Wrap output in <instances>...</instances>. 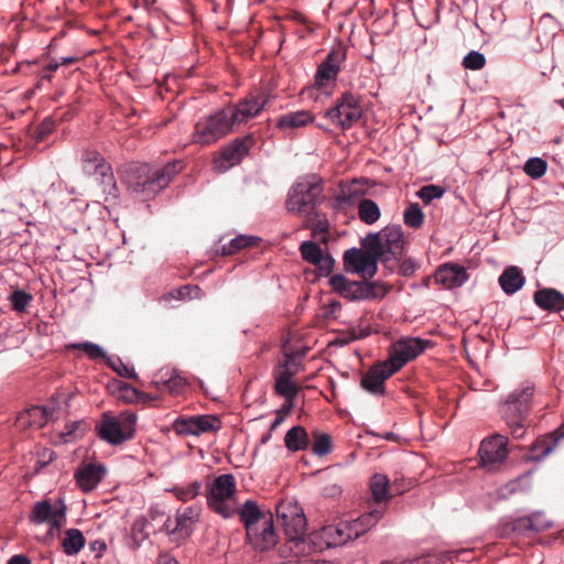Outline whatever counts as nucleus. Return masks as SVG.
I'll return each instance as SVG.
<instances>
[{"label": "nucleus", "mask_w": 564, "mask_h": 564, "mask_svg": "<svg viewBox=\"0 0 564 564\" xmlns=\"http://www.w3.org/2000/svg\"><path fill=\"white\" fill-rule=\"evenodd\" d=\"M181 170V161L170 162L162 167L148 163H130L123 167L121 178L134 198L150 200L165 188Z\"/></svg>", "instance_id": "obj_1"}, {"label": "nucleus", "mask_w": 564, "mask_h": 564, "mask_svg": "<svg viewBox=\"0 0 564 564\" xmlns=\"http://www.w3.org/2000/svg\"><path fill=\"white\" fill-rule=\"evenodd\" d=\"M535 384L523 382L513 389L507 398L499 403V413L509 426L513 437L521 438L529 425L528 415L533 404Z\"/></svg>", "instance_id": "obj_2"}, {"label": "nucleus", "mask_w": 564, "mask_h": 564, "mask_svg": "<svg viewBox=\"0 0 564 564\" xmlns=\"http://www.w3.org/2000/svg\"><path fill=\"white\" fill-rule=\"evenodd\" d=\"M276 516L288 539L286 545L294 556L311 553V543L306 535L307 521L303 509L296 501L282 500L276 506Z\"/></svg>", "instance_id": "obj_3"}, {"label": "nucleus", "mask_w": 564, "mask_h": 564, "mask_svg": "<svg viewBox=\"0 0 564 564\" xmlns=\"http://www.w3.org/2000/svg\"><path fill=\"white\" fill-rule=\"evenodd\" d=\"M323 180L317 174L299 177L290 187L285 209L294 216H307L317 210L323 200Z\"/></svg>", "instance_id": "obj_4"}, {"label": "nucleus", "mask_w": 564, "mask_h": 564, "mask_svg": "<svg viewBox=\"0 0 564 564\" xmlns=\"http://www.w3.org/2000/svg\"><path fill=\"white\" fill-rule=\"evenodd\" d=\"M235 123L227 108L219 109L202 117L195 123L193 142L202 147L210 145L232 131Z\"/></svg>", "instance_id": "obj_5"}, {"label": "nucleus", "mask_w": 564, "mask_h": 564, "mask_svg": "<svg viewBox=\"0 0 564 564\" xmlns=\"http://www.w3.org/2000/svg\"><path fill=\"white\" fill-rule=\"evenodd\" d=\"M135 422L134 413L122 414L118 417L104 415L98 427V435L111 445H120L133 437Z\"/></svg>", "instance_id": "obj_6"}, {"label": "nucleus", "mask_w": 564, "mask_h": 564, "mask_svg": "<svg viewBox=\"0 0 564 564\" xmlns=\"http://www.w3.org/2000/svg\"><path fill=\"white\" fill-rule=\"evenodd\" d=\"M236 491V480L232 475L224 474L216 477L207 495V505L224 518H230L235 508L229 501Z\"/></svg>", "instance_id": "obj_7"}, {"label": "nucleus", "mask_w": 564, "mask_h": 564, "mask_svg": "<svg viewBox=\"0 0 564 564\" xmlns=\"http://www.w3.org/2000/svg\"><path fill=\"white\" fill-rule=\"evenodd\" d=\"M325 116L335 126L347 130L362 116L360 99L351 93H345L337 98L334 107L329 108Z\"/></svg>", "instance_id": "obj_8"}, {"label": "nucleus", "mask_w": 564, "mask_h": 564, "mask_svg": "<svg viewBox=\"0 0 564 564\" xmlns=\"http://www.w3.org/2000/svg\"><path fill=\"white\" fill-rule=\"evenodd\" d=\"M346 521L325 525L308 534L311 552H323L330 547L343 546L351 541Z\"/></svg>", "instance_id": "obj_9"}, {"label": "nucleus", "mask_w": 564, "mask_h": 564, "mask_svg": "<svg viewBox=\"0 0 564 564\" xmlns=\"http://www.w3.org/2000/svg\"><path fill=\"white\" fill-rule=\"evenodd\" d=\"M427 345L429 340L417 337L401 338L392 345L386 361L398 372L406 362L420 356Z\"/></svg>", "instance_id": "obj_10"}, {"label": "nucleus", "mask_w": 564, "mask_h": 564, "mask_svg": "<svg viewBox=\"0 0 564 564\" xmlns=\"http://www.w3.org/2000/svg\"><path fill=\"white\" fill-rule=\"evenodd\" d=\"M346 57L347 50L345 45L339 43L333 46L317 67L314 76V85L322 88L327 86L329 83H334L337 79Z\"/></svg>", "instance_id": "obj_11"}, {"label": "nucleus", "mask_w": 564, "mask_h": 564, "mask_svg": "<svg viewBox=\"0 0 564 564\" xmlns=\"http://www.w3.org/2000/svg\"><path fill=\"white\" fill-rule=\"evenodd\" d=\"M251 143V135L232 140L223 149L219 158L215 161L216 169L219 172H226L241 163V161L249 154Z\"/></svg>", "instance_id": "obj_12"}, {"label": "nucleus", "mask_w": 564, "mask_h": 564, "mask_svg": "<svg viewBox=\"0 0 564 564\" xmlns=\"http://www.w3.org/2000/svg\"><path fill=\"white\" fill-rule=\"evenodd\" d=\"M343 262L347 272L365 278H373L378 271V262L375 258L355 247L345 251Z\"/></svg>", "instance_id": "obj_13"}, {"label": "nucleus", "mask_w": 564, "mask_h": 564, "mask_svg": "<svg viewBox=\"0 0 564 564\" xmlns=\"http://www.w3.org/2000/svg\"><path fill=\"white\" fill-rule=\"evenodd\" d=\"M247 532V540L257 552H267L278 544V534L273 525L271 513L262 523L256 528H250Z\"/></svg>", "instance_id": "obj_14"}, {"label": "nucleus", "mask_w": 564, "mask_h": 564, "mask_svg": "<svg viewBox=\"0 0 564 564\" xmlns=\"http://www.w3.org/2000/svg\"><path fill=\"white\" fill-rule=\"evenodd\" d=\"M107 475V467L96 460H83L75 471L74 478L83 492H90L97 488Z\"/></svg>", "instance_id": "obj_15"}, {"label": "nucleus", "mask_w": 564, "mask_h": 564, "mask_svg": "<svg viewBox=\"0 0 564 564\" xmlns=\"http://www.w3.org/2000/svg\"><path fill=\"white\" fill-rule=\"evenodd\" d=\"M268 99L263 95H250L232 107H226L234 123L241 124L257 117L265 107Z\"/></svg>", "instance_id": "obj_16"}, {"label": "nucleus", "mask_w": 564, "mask_h": 564, "mask_svg": "<svg viewBox=\"0 0 564 564\" xmlns=\"http://www.w3.org/2000/svg\"><path fill=\"white\" fill-rule=\"evenodd\" d=\"M388 289L380 281H351L343 297L350 302L382 299L387 295Z\"/></svg>", "instance_id": "obj_17"}, {"label": "nucleus", "mask_w": 564, "mask_h": 564, "mask_svg": "<svg viewBox=\"0 0 564 564\" xmlns=\"http://www.w3.org/2000/svg\"><path fill=\"white\" fill-rule=\"evenodd\" d=\"M395 371L384 360L375 364L361 378L360 386L372 395H383L386 392L384 381L393 376Z\"/></svg>", "instance_id": "obj_18"}, {"label": "nucleus", "mask_w": 564, "mask_h": 564, "mask_svg": "<svg viewBox=\"0 0 564 564\" xmlns=\"http://www.w3.org/2000/svg\"><path fill=\"white\" fill-rule=\"evenodd\" d=\"M54 415V406L51 405H34L21 411L15 419V427L20 431L26 429L40 430L50 419Z\"/></svg>", "instance_id": "obj_19"}, {"label": "nucleus", "mask_w": 564, "mask_h": 564, "mask_svg": "<svg viewBox=\"0 0 564 564\" xmlns=\"http://www.w3.org/2000/svg\"><path fill=\"white\" fill-rule=\"evenodd\" d=\"M220 421L215 415H198L175 421L178 434L199 435L219 429Z\"/></svg>", "instance_id": "obj_20"}, {"label": "nucleus", "mask_w": 564, "mask_h": 564, "mask_svg": "<svg viewBox=\"0 0 564 564\" xmlns=\"http://www.w3.org/2000/svg\"><path fill=\"white\" fill-rule=\"evenodd\" d=\"M199 509L196 507H187L184 510H177L175 518L169 517L164 524L163 530L170 534H178L181 536L188 535L191 527L198 520Z\"/></svg>", "instance_id": "obj_21"}, {"label": "nucleus", "mask_w": 564, "mask_h": 564, "mask_svg": "<svg viewBox=\"0 0 564 564\" xmlns=\"http://www.w3.org/2000/svg\"><path fill=\"white\" fill-rule=\"evenodd\" d=\"M64 518L65 511L63 509H55L47 500L36 502L30 513L31 522L35 524L47 523L51 531L58 530Z\"/></svg>", "instance_id": "obj_22"}, {"label": "nucleus", "mask_w": 564, "mask_h": 564, "mask_svg": "<svg viewBox=\"0 0 564 564\" xmlns=\"http://www.w3.org/2000/svg\"><path fill=\"white\" fill-rule=\"evenodd\" d=\"M380 235H382V246L386 252V258H390V261H399L404 249L402 227L400 225L386 226L380 231Z\"/></svg>", "instance_id": "obj_23"}, {"label": "nucleus", "mask_w": 564, "mask_h": 564, "mask_svg": "<svg viewBox=\"0 0 564 564\" xmlns=\"http://www.w3.org/2000/svg\"><path fill=\"white\" fill-rule=\"evenodd\" d=\"M434 278L435 282L444 288L455 289L462 286L468 280V273L463 265L448 262L435 271Z\"/></svg>", "instance_id": "obj_24"}, {"label": "nucleus", "mask_w": 564, "mask_h": 564, "mask_svg": "<svg viewBox=\"0 0 564 564\" xmlns=\"http://www.w3.org/2000/svg\"><path fill=\"white\" fill-rule=\"evenodd\" d=\"M384 511V508H375L354 520H345L348 529H350L349 535L351 541L371 530L382 519Z\"/></svg>", "instance_id": "obj_25"}, {"label": "nucleus", "mask_w": 564, "mask_h": 564, "mask_svg": "<svg viewBox=\"0 0 564 564\" xmlns=\"http://www.w3.org/2000/svg\"><path fill=\"white\" fill-rule=\"evenodd\" d=\"M509 454V440L499 433L484 438L478 449V458H508Z\"/></svg>", "instance_id": "obj_26"}, {"label": "nucleus", "mask_w": 564, "mask_h": 564, "mask_svg": "<svg viewBox=\"0 0 564 564\" xmlns=\"http://www.w3.org/2000/svg\"><path fill=\"white\" fill-rule=\"evenodd\" d=\"M533 303L542 311L561 313L564 311V294L553 288H542L533 293Z\"/></svg>", "instance_id": "obj_27"}, {"label": "nucleus", "mask_w": 564, "mask_h": 564, "mask_svg": "<svg viewBox=\"0 0 564 564\" xmlns=\"http://www.w3.org/2000/svg\"><path fill=\"white\" fill-rule=\"evenodd\" d=\"M152 384L159 390L169 391L170 393H180L187 384L176 369L161 368L153 377Z\"/></svg>", "instance_id": "obj_28"}, {"label": "nucleus", "mask_w": 564, "mask_h": 564, "mask_svg": "<svg viewBox=\"0 0 564 564\" xmlns=\"http://www.w3.org/2000/svg\"><path fill=\"white\" fill-rule=\"evenodd\" d=\"M314 115L308 110L290 111L276 119V128L281 131L295 130L314 121Z\"/></svg>", "instance_id": "obj_29"}, {"label": "nucleus", "mask_w": 564, "mask_h": 564, "mask_svg": "<svg viewBox=\"0 0 564 564\" xmlns=\"http://www.w3.org/2000/svg\"><path fill=\"white\" fill-rule=\"evenodd\" d=\"M82 167L85 174L96 175L97 177L102 173L109 171L111 164L94 149H87L82 154Z\"/></svg>", "instance_id": "obj_30"}, {"label": "nucleus", "mask_w": 564, "mask_h": 564, "mask_svg": "<svg viewBox=\"0 0 564 564\" xmlns=\"http://www.w3.org/2000/svg\"><path fill=\"white\" fill-rule=\"evenodd\" d=\"M525 278L518 267L511 265L503 270L499 276V284L502 291L512 295L524 285Z\"/></svg>", "instance_id": "obj_31"}, {"label": "nucleus", "mask_w": 564, "mask_h": 564, "mask_svg": "<svg viewBox=\"0 0 564 564\" xmlns=\"http://www.w3.org/2000/svg\"><path fill=\"white\" fill-rule=\"evenodd\" d=\"M98 184L101 187V192L105 196V202L109 204L110 206H117L120 200V191L118 188L112 166L109 169V171L102 172L97 177Z\"/></svg>", "instance_id": "obj_32"}, {"label": "nucleus", "mask_w": 564, "mask_h": 564, "mask_svg": "<svg viewBox=\"0 0 564 564\" xmlns=\"http://www.w3.org/2000/svg\"><path fill=\"white\" fill-rule=\"evenodd\" d=\"M284 444L293 453L307 449L311 445V434L301 425L293 426L285 433Z\"/></svg>", "instance_id": "obj_33"}, {"label": "nucleus", "mask_w": 564, "mask_h": 564, "mask_svg": "<svg viewBox=\"0 0 564 564\" xmlns=\"http://www.w3.org/2000/svg\"><path fill=\"white\" fill-rule=\"evenodd\" d=\"M239 516L246 531H248L250 528H256L258 524L262 523L269 513H263L256 501L247 500L241 506Z\"/></svg>", "instance_id": "obj_34"}, {"label": "nucleus", "mask_w": 564, "mask_h": 564, "mask_svg": "<svg viewBox=\"0 0 564 564\" xmlns=\"http://www.w3.org/2000/svg\"><path fill=\"white\" fill-rule=\"evenodd\" d=\"M564 438V425L560 426L552 435L546 438L538 440L532 447L533 455H527L524 458H543L550 455L553 448Z\"/></svg>", "instance_id": "obj_35"}, {"label": "nucleus", "mask_w": 564, "mask_h": 564, "mask_svg": "<svg viewBox=\"0 0 564 564\" xmlns=\"http://www.w3.org/2000/svg\"><path fill=\"white\" fill-rule=\"evenodd\" d=\"M361 247L365 252L372 256L377 262L381 261L384 265H389L390 258H386V252L382 246V235L379 232L368 234L361 239Z\"/></svg>", "instance_id": "obj_36"}, {"label": "nucleus", "mask_w": 564, "mask_h": 564, "mask_svg": "<svg viewBox=\"0 0 564 564\" xmlns=\"http://www.w3.org/2000/svg\"><path fill=\"white\" fill-rule=\"evenodd\" d=\"M364 191L358 186L357 180L350 184L340 185L339 193L336 195L335 200L339 207L354 205L362 195Z\"/></svg>", "instance_id": "obj_37"}, {"label": "nucleus", "mask_w": 564, "mask_h": 564, "mask_svg": "<svg viewBox=\"0 0 564 564\" xmlns=\"http://www.w3.org/2000/svg\"><path fill=\"white\" fill-rule=\"evenodd\" d=\"M530 473L523 474L500 487L497 490V497L499 499H508L510 496L517 492H523L530 489Z\"/></svg>", "instance_id": "obj_38"}, {"label": "nucleus", "mask_w": 564, "mask_h": 564, "mask_svg": "<svg viewBox=\"0 0 564 564\" xmlns=\"http://www.w3.org/2000/svg\"><path fill=\"white\" fill-rule=\"evenodd\" d=\"M86 540L83 532L78 529H68L62 542L63 551L66 555L78 554L85 546Z\"/></svg>", "instance_id": "obj_39"}, {"label": "nucleus", "mask_w": 564, "mask_h": 564, "mask_svg": "<svg viewBox=\"0 0 564 564\" xmlns=\"http://www.w3.org/2000/svg\"><path fill=\"white\" fill-rule=\"evenodd\" d=\"M310 446L314 455L322 457L332 453L333 441L329 434L319 430H313Z\"/></svg>", "instance_id": "obj_40"}, {"label": "nucleus", "mask_w": 564, "mask_h": 564, "mask_svg": "<svg viewBox=\"0 0 564 564\" xmlns=\"http://www.w3.org/2000/svg\"><path fill=\"white\" fill-rule=\"evenodd\" d=\"M389 484L390 480L386 475L375 474L370 480V490L372 495V499L376 502L388 501L390 499L389 495Z\"/></svg>", "instance_id": "obj_41"}, {"label": "nucleus", "mask_w": 564, "mask_h": 564, "mask_svg": "<svg viewBox=\"0 0 564 564\" xmlns=\"http://www.w3.org/2000/svg\"><path fill=\"white\" fill-rule=\"evenodd\" d=\"M380 215V207L375 200L370 198H362L359 202L358 216L362 223L367 225H372L379 220Z\"/></svg>", "instance_id": "obj_42"}, {"label": "nucleus", "mask_w": 564, "mask_h": 564, "mask_svg": "<svg viewBox=\"0 0 564 564\" xmlns=\"http://www.w3.org/2000/svg\"><path fill=\"white\" fill-rule=\"evenodd\" d=\"M203 482L199 480L192 481L187 485L174 486L169 489L170 492H173L174 496L183 502H187L196 498L202 490Z\"/></svg>", "instance_id": "obj_43"}, {"label": "nucleus", "mask_w": 564, "mask_h": 564, "mask_svg": "<svg viewBox=\"0 0 564 564\" xmlns=\"http://www.w3.org/2000/svg\"><path fill=\"white\" fill-rule=\"evenodd\" d=\"M304 226L312 230L313 236H316L317 234H327L329 223L326 215L317 209L306 216Z\"/></svg>", "instance_id": "obj_44"}, {"label": "nucleus", "mask_w": 564, "mask_h": 564, "mask_svg": "<svg viewBox=\"0 0 564 564\" xmlns=\"http://www.w3.org/2000/svg\"><path fill=\"white\" fill-rule=\"evenodd\" d=\"M259 240L260 238L256 236L239 235L223 246V254L236 253L239 250L257 245Z\"/></svg>", "instance_id": "obj_45"}, {"label": "nucleus", "mask_w": 564, "mask_h": 564, "mask_svg": "<svg viewBox=\"0 0 564 564\" xmlns=\"http://www.w3.org/2000/svg\"><path fill=\"white\" fill-rule=\"evenodd\" d=\"M424 213L417 203H410L403 212V223L405 226L419 229L424 224Z\"/></svg>", "instance_id": "obj_46"}, {"label": "nucleus", "mask_w": 564, "mask_h": 564, "mask_svg": "<svg viewBox=\"0 0 564 564\" xmlns=\"http://www.w3.org/2000/svg\"><path fill=\"white\" fill-rule=\"evenodd\" d=\"M70 349H78L84 351L91 360H107L109 355L98 344L91 341L74 343L68 345Z\"/></svg>", "instance_id": "obj_47"}, {"label": "nucleus", "mask_w": 564, "mask_h": 564, "mask_svg": "<svg viewBox=\"0 0 564 564\" xmlns=\"http://www.w3.org/2000/svg\"><path fill=\"white\" fill-rule=\"evenodd\" d=\"M300 252L302 259L311 264H317L321 262V257L324 253L323 249L317 242L307 240L300 245Z\"/></svg>", "instance_id": "obj_48"}, {"label": "nucleus", "mask_w": 564, "mask_h": 564, "mask_svg": "<svg viewBox=\"0 0 564 564\" xmlns=\"http://www.w3.org/2000/svg\"><path fill=\"white\" fill-rule=\"evenodd\" d=\"M106 364L120 377L127 379H138V375L132 365L124 364L122 359L118 356H109L107 357Z\"/></svg>", "instance_id": "obj_49"}, {"label": "nucleus", "mask_w": 564, "mask_h": 564, "mask_svg": "<svg viewBox=\"0 0 564 564\" xmlns=\"http://www.w3.org/2000/svg\"><path fill=\"white\" fill-rule=\"evenodd\" d=\"M547 163L539 156L530 158L523 165L524 173L532 180H538L546 173Z\"/></svg>", "instance_id": "obj_50"}, {"label": "nucleus", "mask_w": 564, "mask_h": 564, "mask_svg": "<svg viewBox=\"0 0 564 564\" xmlns=\"http://www.w3.org/2000/svg\"><path fill=\"white\" fill-rule=\"evenodd\" d=\"M85 432V425L80 421L67 423L64 430L58 434L59 443H69L82 436Z\"/></svg>", "instance_id": "obj_51"}, {"label": "nucleus", "mask_w": 564, "mask_h": 564, "mask_svg": "<svg viewBox=\"0 0 564 564\" xmlns=\"http://www.w3.org/2000/svg\"><path fill=\"white\" fill-rule=\"evenodd\" d=\"M32 300V295L24 290H14L9 296L12 310L19 313L25 312Z\"/></svg>", "instance_id": "obj_52"}, {"label": "nucleus", "mask_w": 564, "mask_h": 564, "mask_svg": "<svg viewBox=\"0 0 564 564\" xmlns=\"http://www.w3.org/2000/svg\"><path fill=\"white\" fill-rule=\"evenodd\" d=\"M275 392L289 401H293L299 393L296 384L292 380L275 379Z\"/></svg>", "instance_id": "obj_53"}, {"label": "nucleus", "mask_w": 564, "mask_h": 564, "mask_svg": "<svg viewBox=\"0 0 564 564\" xmlns=\"http://www.w3.org/2000/svg\"><path fill=\"white\" fill-rule=\"evenodd\" d=\"M462 65L469 70L482 69L486 65V56L479 51H470L463 58Z\"/></svg>", "instance_id": "obj_54"}, {"label": "nucleus", "mask_w": 564, "mask_h": 564, "mask_svg": "<svg viewBox=\"0 0 564 564\" xmlns=\"http://www.w3.org/2000/svg\"><path fill=\"white\" fill-rule=\"evenodd\" d=\"M55 120L51 117H46L33 131V140L36 143L44 141L55 130Z\"/></svg>", "instance_id": "obj_55"}, {"label": "nucleus", "mask_w": 564, "mask_h": 564, "mask_svg": "<svg viewBox=\"0 0 564 564\" xmlns=\"http://www.w3.org/2000/svg\"><path fill=\"white\" fill-rule=\"evenodd\" d=\"M445 194V189L440 185H425L416 193V195L425 203L430 204L434 199L442 198Z\"/></svg>", "instance_id": "obj_56"}, {"label": "nucleus", "mask_w": 564, "mask_h": 564, "mask_svg": "<svg viewBox=\"0 0 564 564\" xmlns=\"http://www.w3.org/2000/svg\"><path fill=\"white\" fill-rule=\"evenodd\" d=\"M295 362L293 356L286 355L283 362L280 364L279 369L275 371V379H284L292 380V377L295 375V370L290 368L291 365Z\"/></svg>", "instance_id": "obj_57"}, {"label": "nucleus", "mask_w": 564, "mask_h": 564, "mask_svg": "<svg viewBox=\"0 0 564 564\" xmlns=\"http://www.w3.org/2000/svg\"><path fill=\"white\" fill-rule=\"evenodd\" d=\"M530 516L531 521V530L532 532H541L551 528L552 523L545 517V514L541 511H535Z\"/></svg>", "instance_id": "obj_58"}, {"label": "nucleus", "mask_w": 564, "mask_h": 564, "mask_svg": "<svg viewBox=\"0 0 564 564\" xmlns=\"http://www.w3.org/2000/svg\"><path fill=\"white\" fill-rule=\"evenodd\" d=\"M350 280H348L344 274L340 273L334 274L329 279V285L340 296H343L345 291H347V286L348 284H350Z\"/></svg>", "instance_id": "obj_59"}, {"label": "nucleus", "mask_w": 564, "mask_h": 564, "mask_svg": "<svg viewBox=\"0 0 564 564\" xmlns=\"http://www.w3.org/2000/svg\"><path fill=\"white\" fill-rule=\"evenodd\" d=\"M314 265L316 267L321 275L327 276L334 269L335 259L330 254L323 253L321 257V262Z\"/></svg>", "instance_id": "obj_60"}, {"label": "nucleus", "mask_w": 564, "mask_h": 564, "mask_svg": "<svg viewBox=\"0 0 564 564\" xmlns=\"http://www.w3.org/2000/svg\"><path fill=\"white\" fill-rule=\"evenodd\" d=\"M530 516L519 517L512 521V530L520 534H528L531 530Z\"/></svg>", "instance_id": "obj_61"}, {"label": "nucleus", "mask_w": 564, "mask_h": 564, "mask_svg": "<svg viewBox=\"0 0 564 564\" xmlns=\"http://www.w3.org/2000/svg\"><path fill=\"white\" fill-rule=\"evenodd\" d=\"M340 308H341L340 302H338L337 300L329 301L323 310L324 319H326V321L335 319L336 314L338 311H340Z\"/></svg>", "instance_id": "obj_62"}, {"label": "nucleus", "mask_w": 564, "mask_h": 564, "mask_svg": "<svg viewBox=\"0 0 564 564\" xmlns=\"http://www.w3.org/2000/svg\"><path fill=\"white\" fill-rule=\"evenodd\" d=\"M416 269H417V265H416L415 261L408 258V259H404L400 264V274L405 278H409L414 274Z\"/></svg>", "instance_id": "obj_63"}, {"label": "nucleus", "mask_w": 564, "mask_h": 564, "mask_svg": "<svg viewBox=\"0 0 564 564\" xmlns=\"http://www.w3.org/2000/svg\"><path fill=\"white\" fill-rule=\"evenodd\" d=\"M538 28H550L552 34L556 31V23L550 13H544L538 21Z\"/></svg>", "instance_id": "obj_64"}]
</instances>
